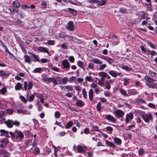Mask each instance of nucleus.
<instances>
[{
  "label": "nucleus",
  "mask_w": 157,
  "mask_h": 157,
  "mask_svg": "<svg viewBox=\"0 0 157 157\" xmlns=\"http://www.w3.org/2000/svg\"><path fill=\"white\" fill-rule=\"evenodd\" d=\"M138 113L146 123H148L150 121H152L153 119L152 115L150 112L145 113L144 112L142 111L141 110H138Z\"/></svg>",
  "instance_id": "f257e3e1"
},
{
  "label": "nucleus",
  "mask_w": 157,
  "mask_h": 157,
  "mask_svg": "<svg viewBox=\"0 0 157 157\" xmlns=\"http://www.w3.org/2000/svg\"><path fill=\"white\" fill-rule=\"evenodd\" d=\"M4 123L9 128H12L13 127V125L16 126H18L20 125V122L18 121H13L9 119L7 121H5Z\"/></svg>",
  "instance_id": "f03ea898"
},
{
  "label": "nucleus",
  "mask_w": 157,
  "mask_h": 157,
  "mask_svg": "<svg viewBox=\"0 0 157 157\" xmlns=\"http://www.w3.org/2000/svg\"><path fill=\"white\" fill-rule=\"evenodd\" d=\"M90 61L93 62L94 63L98 64H101V65L100 66L99 68V69L100 70H103V69L106 67V65L105 64H102V61L98 59H93L91 60Z\"/></svg>",
  "instance_id": "7ed1b4c3"
},
{
  "label": "nucleus",
  "mask_w": 157,
  "mask_h": 157,
  "mask_svg": "<svg viewBox=\"0 0 157 157\" xmlns=\"http://www.w3.org/2000/svg\"><path fill=\"white\" fill-rule=\"evenodd\" d=\"M15 134L16 135V138L17 139H20V141L23 140L24 138V135L23 132L21 131L16 130L15 131Z\"/></svg>",
  "instance_id": "20e7f679"
},
{
  "label": "nucleus",
  "mask_w": 157,
  "mask_h": 157,
  "mask_svg": "<svg viewBox=\"0 0 157 157\" xmlns=\"http://www.w3.org/2000/svg\"><path fill=\"white\" fill-rule=\"evenodd\" d=\"M66 28L69 31H72L74 30V26L72 21H69L66 25Z\"/></svg>",
  "instance_id": "39448f33"
},
{
  "label": "nucleus",
  "mask_w": 157,
  "mask_h": 157,
  "mask_svg": "<svg viewBox=\"0 0 157 157\" xmlns=\"http://www.w3.org/2000/svg\"><path fill=\"white\" fill-rule=\"evenodd\" d=\"M116 117H122L124 115V112L120 110H116L114 113Z\"/></svg>",
  "instance_id": "423d86ee"
},
{
  "label": "nucleus",
  "mask_w": 157,
  "mask_h": 157,
  "mask_svg": "<svg viewBox=\"0 0 157 157\" xmlns=\"http://www.w3.org/2000/svg\"><path fill=\"white\" fill-rule=\"evenodd\" d=\"M133 114L131 112L130 113L126 115L125 120L126 123H128L130 120L131 121L132 120L133 118Z\"/></svg>",
  "instance_id": "0eeeda50"
},
{
  "label": "nucleus",
  "mask_w": 157,
  "mask_h": 157,
  "mask_svg": "<svg viewBox=\"0 0 157 157\" xmlns=\"http://www.w3.org/2000/svg\"><path fill=\"white\" fill-rule=\"evenodd\" d=\"M38 51L40 52H44V53H48V55L49 56H51V55L49 54V52L48 50V49L45 47H40L38 48Z\"/></svg>",
  "instance_id": "6e6552de"
},
{
  "label": "nucleus",
  "mask_w": 157,
  "mask_h": 157,
  "mask_svg": "<svg viewBox=\"0 0 157 157\" xmlns=\"http://www.w3.org/2000/svg\"><path fill=\"white\" fill-rule=\"evenodd\" d=\"M106 118L109 120L110 121L112 122L115 123L116 122L117 120L113 117L112 115L108 114L106 116Z\"/></svg>",
  "instance_id": "1a4fd4ad"
},
{
  "label": "nucleus",
  "mask_w": 157,
  "mask_h": 157,
  "mask_svg": "<svg viewBox=\"0 0 157 157\" xmlns=\"http://www.w3.org/2000/svg\"><path fill=\"white\" fill-rule=\"evenodd\" d=\"M62 64L64 68H67L70 66L69 63L67 59H65L63 61Z\"/></svg>",
  "instance_id": "9d476101"
},
{
  "label": "nucleus",
  "mask_w": 157,
  "mask_h": 157,
  "mask_svg": "<svg viewBox=\"0 0 157 157\" xmlns=\"http://www.w3.org/2000/svg\"><path fill=\"white\" fill-rule=\"evenodd\" d=\"M102 59L107 61L109 64H111L113 63L114 61L113 59L106 56H104Z\"/></svg>",
  "instance_id": "9b49d317"
},
{
  "label": "nucleus",
  "mask_w": 157,
  "mask_h": 157,
  "mask_svg": "<svg viewBox=\"0 0 157 157\" xmlns=\"http://www.w3.org/2000/svg\"><path fill=\"white\" fill-rule=\"evenodd\" d=\"M77 151L78 153H83L85 151V150L82 146L80 145L77 146Z\"/></svg>",
  "instance_id": "f8f14e48"
},
{
  "label": "nucleus",
  "mask_w": 157,
  "mask_h": 157,
  "mask_svg": "<svg viewBox=\"0 0 157 157\" xmlns=\"http://www.w3.org/2000/svg\"><path fill=\"white\" fill-rule=\"evenodd\" d=\"M94 91L92 89H90L89 93V96L90 100L92 101L93 100Z\"/></svg>",
  "instance_id": "ddd939ff"
},
{
  "label": "nucleus",
  "mask_w": 157,
  "mask_h": 157,
  "mask_svg": "<svg viewBox=\"0 0 157 157\" xmlns=\"http://www.w3.org/2000/svg\"><path fill=\"white\" fill-rule=\"evenodd\" d=\"M138 16L141 19H144L146 16L145 12L144 11H140L138 13Z\"/></svg>",
  "instance_id": "4468645a"
},
{
  "label": "nucleus",
  "mask_w": 157,
  "mask_h": 157,
  "mask_svg": "<svg viewBox=\"0 0 157 157\" xmlns=\"http://www.w3.org/2000/svg\"><path fill=\"white\" fill-rule=\"evenodd\" d=\"M145 80L147 81L149 83H152L155 81V80L152 79L150 77L145 76L144 77Z\"/></svg>",
  "instance_id": "2eb2a0df"
},
{
  "label": "nucleus",
  "mask_w": 157,
  "mask_h": 157,
  "mask_svg": "<svg viewBox=\"0 0 157 157\" xmlns=\"http://www.w3.org/2000/svg\"><path fill=\"white\" fill-rule=\"evenodd\" d=\"M76 105L80 107H82L84 105V103L83 101L81 100H77V102L76 103Z\"/></svg>",
  "instance_id": "dca6fc26"
},
{
  "label": "nucleus",
  "mask_w": 157,
  "mask_h": 157,
  "mask_svg": "<svg viewBox=\"0 0 157 157\" xmlns=\"http://www.w3.org/2000/svg\"><path fill=\"white\" fill-rule=\"evenodd\" d=\"M147 54L148 55H151V56H154L157 55V53L154 50H148L147 52Z\"/></svg>",
  "instance_id": "f3484780"
},
{
  "label": "nucleus",
  "mask_w": 157,
  "mask_h": 157,
  "mask_svg": "<svg viewBox=\"0 0 157 157\" xmlns=\"http://www.w3.org/2000/svg\"><path fill=\"white\" fill-rule=\"evenodd\" d=\"M17 112L18 113H22L23 114H30V113H28V112L26 110L20 109H17Z\"/></svg>",
  "instance_id": "a211bd4d"
},
{
  "label": "nucleus",
  "mask_w": 157,
  "mask_h": 157,
  "mask_svg": "<svg viewBox=\"0 0 157 157\" xmlns=\"http://www.w3.org/2000/svg\"><path fill=\"white\" fill-rule=\"evenodd\" d=\"M26 98L28 99V101H31L33 100L34 99L35 96L34 95H32L29 97V94L28 93L26 95Z\"/></svg>",
  "instance_id": "6ab92c4d"
},
{
  "label": "nucleus",
  "mask_w": 157,
  "mask_h": 157,
  "mask_svg": "<svg viewBox=\"0 0 157 157\" xmlns=\"http://www.w3.org/2000/svg\"><path fill=\"white\" fill-rule=\"evenodd\" d=\"M68 11L71 13L73 14L75 16L77 14L76 11L74 9L69 8H68Z\"/></svg>",
  "instance_id": "aec40b11"
},
{
  "label": "nucleus",
  "mask_w": 157,
  "mask_h": 157,
  "mask_svg": "<svg viewBox=\"0 0 157 157\" xmlns=\"http://www.w3.org/2000/svg\"><path fill=\"white\" fill-rule=\"evenodd\" d=\"M22 85L21 83L18 82L15 86V89L16 90H20L21 88L23 90V87H21Z\"/></svg>",
  "instance_id": "412c9836"
},
{
  "label": "nucleus",
  "mask_w": 157,
  "mask_h": 157,
  "mask_svg": "<svg viewBox=\"0 0 157 157\" xmlns=\"http://www.w3.org/2000/svg\"><path fill=\"white\" fill-rule=\"evenodd\" d=\"M13 4L17 8H18L21 6V4L18 1H15L13 2Z\"/></svg>",
  "instance_id": "4be33fe9"
},
{
  "label": "nucleus",
  "mask_w": 157,
  "mask_h": 157,
  "mask_svg": "<svg viewBox=\"0 0 157 157\" xmlns=\"http://www.w3.org/2000/svg\"><path fill=\"white\" fill-rule=\"evenodd\" d=\"M77 64L78 66L81 68L84 69L85 66L84 63L83 62L79 60L77 62Z\"/></svg>",
  "instance_id": "5701e85b"
},
{
  "label": "nucleus",
  "mask_w": 157,
  "mask_h": 157,
  "mask_svg": "<svg viewBox=\"0 0 157 157\" xmlns=\"http://www.w3.org/2000/svg\"><path fill=\"white\" fill-rule=\"evenodd\" d=\"M25 61L26 62L28 63L29 64L31 63V60L29 56L28 55H25L24 56Z\"/></svg>",
  "instance_id": "b1692460"
},
{
  "label": "nucleus",
  "mask_w": 157,
  "mask_h": 157,
  "mask_svg": "<svg viewBox=\"0 0 157 157\" xmlns=\"http://www.w3.org/2000/svg\"><path fill=\"white\" fill-rule=\"evenodd\" d=\"M108 73L113 77H115L117 76V73L115 71L111 70L109 71Z\"/></svg>",
  "instance_id": "393cba45"
},
{
  "label": "nucleus",
  "mask_w": 157,
  "mask_h": 157,
  "mask_svg": "<svg viewBox=\"0 0 157 157\" xmlns=\"http://www.w3.org/2000/svg\"><path fill=\"white\" fill-rule=\"evenodd\" d=\"M114 140V142L118 145H120L121 143V140L119 138L115 137Z\"/></svg>",
  "instance_id": "a878e982"
},
{
  "label": "nucleus",
  "mask_w": 157,
  "mask_h": 157,
  "mask_svg": "<svg viewBox=\"0 0 157 157\" xmlns=\"http://www.w3.org/2000/svg\"><path fill=\"white\" fill-rule=\"evenodd\" d=\"M106 144L108 146L110 147H114L115 146V145L113 143L111 142L108 140H106Z\"/></svg>",
  "instance_id": "bb28decb"
},
{
  "label": "nucleus",
  "mask_w": 157,
  "mask_h": 157,
  "mask_svg": "<svg viewBox=\"0 0 157 157\" xmlns=\"http://www.w3.org/2000/svg\"><path fill=\"white\" fill-rule=\"evenodd\" d=\"M2 44L3 45L1 48V50L3 52H6L7 51H8V50L6 47L5 44L3 43Z\"/></svg>",
  "instance_id": "cd10ccee"
},
{
  "label": "nucleus",
  "mask_w": 157,
  "mask_h": 157,
  "mask_svg": "<svg viewBox=\"0 0 157 157\" xmlns=\"http://www.w3.org/2000/svg\"><path fill=\"white\" fill-rule=\"evenodd\" d=\"M73 124V122L72 121H70L66 124L65 127L67 129L70 128L72 125Z\"/></svg>",
  "instance_id": "c85d7f7f"
},
{
  "label": "nucleus",
  "mask_w": 157,
  "mask_h": 157,
  "mask_svg": "<svg viewBox=\"0 0 157 157\" xmlns=\"http://www.w3.org/2000/svg\"><path fill=\"white\" fill-rule=\"evenodd\" d=\"M107 1L104 0H101V1H99V2H98L97 5L98 6H102L104 5L106 3Z\"/></svg>",
  "instance_id": "c756f323"
},
{
  "label": "nucleus",
  "mask_w": 157,
  "mask_h": 157,
  "mask_svg": "<svg viewBox=\"0 0 157 157\" xmlns=\"http://www.w3.org/2000/svg\"><path fill=\"white\" fill-rule=\"evenodd\" d=\"M18 8H17L15 6H12L10 8V12L12 13L16 12H17L18 11Z\"/></svg>",
  "instance_id": "7c9ffc66"
},
{
  "label": "nucleus",
  "mask_w": 157,
  "mask_h": 157,
  "mask_svg": "<svg viewBox=\"0 0 157 157\" xmlns=\"http://www.w3.org/2000/svg\"><path fill=\"white\" fill-rule=\"evenodd\" d=\"M1 142L3 143H4L5 145H7L9 143V141L8 139L7 138L3 139L1 141Z\"/></svg>",
  "instance_id": "2f4dec72"
},
{
  "label": "nucleus",
  "mask_w": 157,
  "mask_h": 157,
  "mask_svg": "<svg viewBox=\"0 0 157 157\" xmlns=\"http://www.w3.org/2000/svg\"><path fill=\"white\" fill-rule=\"evenodd\" d=\"M147 86L149 87V88H157V85L154 84H148L147 83Z\"/></svg>",
  "instance_id": "473e14b6"
},
{
  "label": "nucleus",
  "mask_w": 157,
  "mask_h": 157,
  "mask_svg": "<svg viewBox=\"0 0 157 157\" xmlns=\"http://www.w3.org/2000/svg\"><path fill=\"white\" fill-rule=\"evenodd\" d=\"M98 75L102 77L105 78L107 76L108 74L104 72H101L98 73Z\"/></svg>",
  "instance_id": "72a5a7b5"
},
{
  "label": "nucleus",
  "mask_w": 157,
  "mask_h": 157,
  "mask_svg": "<svg viewBox=\"0 0 157 157\" xmlns=\"http://www.w3.org/2000/svg\"><path fill=\"white\" fill-rule=\"evenodd\" d=\"M0 132H1V134L0 135V136H5L6 134L9 133V132L8 131H6L4 129L1 130Z\"/></svg>",
  "instance_id": "f704fd0d"
},
{
  "label": "nucleus",
  "mask_w": 157,
  "mask_h": 157,
  "mask_svg": "<svg viewBox=\"0 0 157 157\" xmlns=\"http://www.w3.org/2000/svg\"><path fill=\"white\" fill-rule=\"evenodd\" d=\"M29 53L30 54H31L35 58V59H36V60L38 61L39 62L40 61V59H39V56L38 55H36L35 54H34L30 52H29Z\"/></svg>",
  "instance_id": "c9c22d12"
},
{
  "label": "nucleus",
  "mask_w": 157,
  "mask_h": 157,
  "mask_svg": "<svg viewBox=\"0 0 157 157\" xmlns=\"http://www.w3.org/2000/svg\"><path fill=\"white\" fill-rule=\"evenodd\" d=\"M51 82H53V84L55 85L56 84H58V83L56 81V79L55 77H52L51 78Z\"/></svg>",
  "instance_id": "e433bc0d"
},
{
  "label": "nucleus",
  "mask_w": 157,
  "mask_h": 157,
  "mask_svg": "<svg viewBox=\"0 0 157 157\" xmlns=\"http://www.w3.org/2000/svg\"><path fill=\"white\" fill-rule=\"evenodd\" d=\"M42 71V69L41 68L38 67L35 69L33 71L35 73H40Z\"/></svg>",
  "instance_id": "4c0bfd02"
},
{
  "label": "nucleus",
  "mask_w": 157,
  "mask_h": 157,
  "mask_svg": "<svg viewBox=\"0 0 157 157\" xmlns=\"http://www.w3.org/2000/svg\"><path fill=\"white\" fill-rule=\"evenodd\" d=\"M6 92L7 90L5 87H3L0 90V94L1 93L2 94H4Z\"/></svg>",
  "instance_id": "58836bf2"
},
{
  "label": "nucleus",
  "mask_w": 157,
  "mask_h": 157,
  "mask_svg": "<svg viewBox=\"0 0 157 157\" xmlns=\"http://www.w3.org/2000/svg\"><path fill=\"white\" fill-rule=\"evenodd\" d=\"M85 79L86 81H88V82H93V79L92 78L91 76H87L85 78Z\"/></svg>",
  "instance_id": "ea45409f"
},
{
  "label": "nucleus",
  "mask_w": 157,
  "mask_h": 157,
  "mask_svg": "<svg viewBox=\"0 0 157 157\" xmlns=\"http://www.w3.org/2000/svg\"><path fill=\"white\" fill-rule=\"evenodd\" d=\"M101 103L100 102H99L98 103V104L97 105V109L99 111H100L101 110Z\"/></svg>",
  "instance_id": "a19ab883"
},
{
  "label": "nucleus",
  "mask_w": 157,
  "mask_h": 157,
  "mask_svg": "<svg viewBox=\"0 0 157 157\" xmlns=\"http://www.w3.org/2000/svg\"><path fill=\"white\" fill-rule=\"evenodd\" d=\"M119 12L123 13H125L127 12V10L124 8H120L119 9Z\"/></svg>",
  "instance_id": "79ce46f5"
},
{
  "label": "nucleus",
  "mask_w": 157,
  "mask_h": 157,
  "mask_svg": "<svg viewBox=\"0 0 157 157\" xmlns=\"http://www.w3.org/2000/svg\"><path fill=\"white\" fill-rule=\"evenodd\" d=\"M122 68L124 70L128 71H130L132 70V69L131 68L128 67L126 66H123L122 67Z\"/></svg>",
  "instance_id": "37998d69"
},
{
  "label": "nucleus",
  "mask_w": 157,
  "mask_h": 157,
  "mask_svg": "<svg viewBox=\"0 0 157 157\" xmlns=\"http://www.w3.org/2000/svg\"><path fill=\"white\" fill-rule=\"evenodd\" d=\"M43 81L46 82L50 83L51 82V78L46 77L43 79Z\"/></svg>",
  "instance_id": "c03bdc74"
},
{
  "label": "nucleus",
  "mask_w": 157,
  "mask_h": 157,
  "mask_svg": "<svg viewBox=\"0 0 157 157\" xmlns=\"http://www.w3.org/2000/svg\"><path fill=\"white\" fill-rule=\"evenodd\" d=\"M147 105L149 107L152 108L153 109H155L156 107V105L151 103H149Z\"/></svg>",
  "instance_id": "a18cd8bd"
},
{
  "label": "nucleus",
  "mask_w": 157,
  "mask_h": 157,
  "mask_svg": "<svg viewBox=\"0 0 157 157\" xmlns=\"http://www.w3.org/2000/svg\"><path fill=\"white\" fill-rule=\"evenodd\" d=\"M34 95H35L36 97L39 98L40 99L44 97L43 94H40L38 93H36L34 94Z\"/></svg>",
  "instance_id": "49530a36"
},
{
  "label": "nucleus",
  "mask_w": 157,
  "mask_h": 157,
  "mask_svg": "<svg viewBox=\"0 0 157 157\" xmlns=\"http://www.w3.org/2000/svg\"><path fill=\"white\" fill-rule=\"evenodd\" d=\"M34 151L35 154L36 155L38 154L40 152V149L37 147H36L34 148Z\"/></svg>",
  "instance_id": "de8ad7c7"
},
{
  "label": "nucleus",
  "mask_w": 157,
  "mask_h": 157,
  "mask_svg": "<svg viewBox=\"0 0 157 157\" xmlns=\"http://www.w3.org/2000/svg\"><path fill=\"white\" fill-rule=\"evenodd\" d=\"M149 44L151 47L153 49H155L157 48V46L156 45H155L154 44L152 43L151 42H149Z\"/></svg>",
  "instance_id": "09e8293b"
},
{
  "label": "nucleus",
  "mask_w": 157,
  "mask_h": 157,
  "mask_svg": "<svg viewBox=\"0 0 157 157\" xmlns=\"http://www.w3.org/2000/svg\"><path fill=\"white\" fill-rule=\"evenodd\" d=\"M82 94H83V96L84 98H87V93H86V90L84 89H83L82 90Z\"/></svg>",
  "instance_id": "8fccbe9b"
},
{
  "label": "nucleus",
  "mask_w": 157,
  "mask_h": 157,
  "mask_svg": "<svg viewBox=\"0 0 157 157\" xmlns=\"http://www.w3.org/2000/svg\"><path fill=\"white\" fill-rule=\"evenodd\" d=\"M55 116L57 118H59L60 117V114L58 111H56L55 113Z\"/></svg>",
  "instance_id": "3c124183"
},
{
  "label": "nucleus",
  "mask_w": 157,
  "mask_h": 157,
  "mask_svg": "<svg viewBox=\"0 0 157 157\" xmlns=\"http://www.w3.org/2000/svg\"><path fill=\"white\" fill-rule=\"evenodd\" d=\"M119 90L122 95L124 96H126L127 95V94L125 90L122 89H120Z\"/></svg>",
  "instance_id": "603ef678"
},
{
  "label": "nucleus",
  "mask_w": 157,
  "mask_h": 157,
  "mask_svg": "<svg viewBox=\"0 0 157 157\" xmlns=\"http://www.w3.org/2000/svg\"><path fill=\"white\" fill-rule=\"evenodd\" d=\"M8 75L5 73L2 70H0V76H8Z\"/></svg>",
  "instance_id": "864d4df0"
},
{
  "label": "nucleus",
  "mask_w": 157,
  "mask_h": 157,
  "mask_svg": "<svg viewBox=\"0 0 157 157\" xmlns=\"http://www.w3.org/2000/svg\"><path fill=\"white\" fill-rule=\"evenodd\" d=\"M20 98L21 100L24 103H26L27 102V100L23 96H20Z\"/></svg>",
  "instance_id": "5fc2aeb1"
},
{
  "label": "nucleus",
  "mask_w": 157,
  "mask_h": 157,
  "mask_svg": "<svg viewBox=\"0 0 157 157\" xmlns=\"http://www.w3.org/2000/svg\"><path fill=\"white\" fill-rule=\"evenodd\" d=\"M93 131H97L100 132V130L98 129V127L97 126H93Z\"/></svg>",
  "instance_id": "6e6d98bb"
},
{
  "label": "nucleus",
  "mask_w": 157,
  "mask_h": 157,
  "mask_svg": "<svg viewBox=\"0 0 157 157\" xmlns=\"http://www.w3.org/2000/svg\"><path fill=\"white\" fill-rule=\"evenodd\" d=\"M149 73L151 76L153 77L156 76V75H157L156 73L152 71H150Z\"/></svg>",
  "instance_id": "4d7b16f0"
},
{
  "label": "nucleus",
  "mask_w": 157,
  "mask_h": 157,
  "mask_svg": "<svg viewBox=\"0 0 157 157\" xmlns=\"http://www.w3.org/2000/svg\"><path fill=\"white\" fill-rule=\"evenodd\" d=\"M62 80L63 83L66 84L68 82L67 77H64L62 79Z\"/></svg>",
  "instance_id": "13d9d810"
},
{
  "label": "nucleus",
  "mask_w": 157,
  "mask_h": 157,
  "mask_svg": "<svg viewBox=\"0 0 157 157\" xmlns=\"http://www.w3.org/2000/svg\"><path fill=\"white\" fill-rule=\"evenodd\" d=\"M65 87L66 88L68 91H71L73 90V87L72 86L67 85V86H65Z\"/></svg>",
  "instance_id": "bf43d9fd"
},
{
  "label": "nucleus",
  "mask_w": 157,
  "mask_h": 157,
  "mask_svg": "<svg viewBox=\"0 0 157 157\" xmlns=\"http://www.w3.org/2000/svg\"><path fill=\"white\" fill-rule=\"evenodd\" d=\"M106 130L107 131H109L110 132V133L112 134V131L113 130V128L110 126L107 127L106 128Z\"/></svg>",
  "instance_id": "052dcab7"
},
{
  "label": "nucleus",
  "mask_w": 157,
  "mask_h": 157,
  "mask_svg": "<svg viewBox=\"0 0 157 157\" xmlns=\"http://www.w3.org/2000/svg\"><path fill=\"white\" fill-rule=\"evenodd\" d=\"M7 112L10 114H12L13 112V109H6Z\"/></svg>",
  "instance_id": "680f3d73"
},
{
  "label": "nucleus",
  "mask_w": 157,
  "mask_h": 157,
  "mask_svg": "<svg viewBox=\"0 0 157 157\" xmlns=\"http://www.w3.org/2000/svg\"><path fill=\"white\" fill-rule=\"evenodd\" d=\"M33 83L31 81L29 82L28 83V89L29 90H30L33 87Z\"/></svg>",
  "instance_id": "e2e57ef3"
},
{
  "label": "nucleus",
  "mask_w": 157,
  "mask_h": 157,
  "mask_svg": "<svg viewBox=\"0 0 157 157\" xmlns=\"http://www.w3.org/2000/svg\"><path fill=\"white\" fill-rule=\"evenodd\" d=\"M48 43L49 45H52L55 44V41L53 40H49L48 41Z\"/></svg>",
  "instance_id": "0e129e2a"
},
{
  "label": "nucleus",
  "mask_w": 157,
  "mask_h": 157,
  "mask_svg": "<svg viewBox=\"0 0 157 157\" xmlns=\"http://www.w3.org/2000/svg\"><path fill=\"white\" fill-rule=\"evenodd\" d=\"M106 88L108 90H109L111 88L110 85L109 84V82L108 81H106Z\"/></svg>",
  "instance_id": "69168bd1"
},
{
  "label": "nucleus",
  "mask_w": 157,
  "mask_h": 157,
  "mask_svg": "<svg viewBox=\"0 0 157 157\" xmlns=\"http://www.w3.org/2000/svg\"><path fill=\"white\" fill-rule=\"evenodd\" d=\"M144 152V150L142 149H140L139 151H138V152L139 155H142L143 154Z\"/></svg>",
  "instance_id": "338daca9"
},
{
  "label": "nucleus",
  "mask_w": 157,
  "mask_h": 157,
  "mask_svg": "<svg viewBox=\"0 0 157 157\" xmlns=\"http://www.w3.org/2000/svg\"><path fill=\"white\" fill-rule=\"evenodd\" d=\"M88 67L90 69H93L94 67V64L93 63H89L88 64Z\"/></svg>",
  "instance_id": "774afa93"
}]
</instances>
